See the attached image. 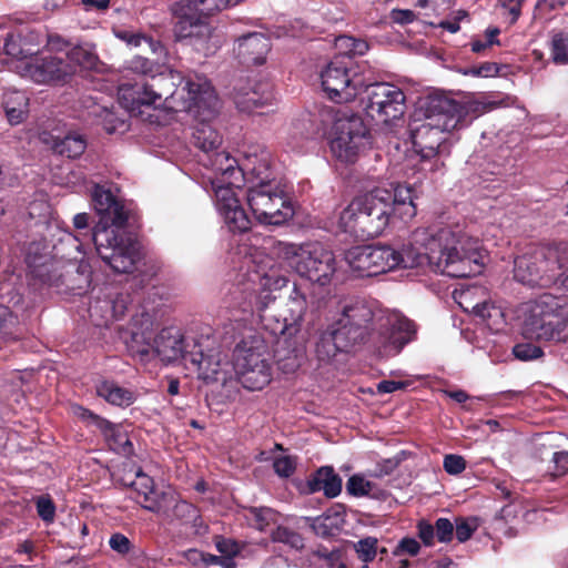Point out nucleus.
<instances>
[{"label": "nucleus", "mask_w": 568, "mask_h": 568, "mask_svg": "<svg viewBox=\"0 0 568 568\" xmlns=\"http://www.w3.org/2000/svg\"><path fill=\"white\" fill-rule=\"evenodd\" d=\"M395 270L428 265L432 271L450 277H467L481 272L478 241L459 226L417 229L410 243L394 248Z\"/></svg>", "instance_id": "1"}, {"label": "nucleus", "mask_w": 568, "mask_h": 568, "mask_svg": "<svg viewBox=\"0 0 568 568\" xmlns=\"http://www.w3.org/2000/svg\"><path fill=\"white\" fill-rule=\"evenodd\" d=\"M415 215L410 186H377L353 197L339 213L338 226L357 239L371 240L381 236L393 220L408 222Z\"/></svg>", "instance_id": "2"}, {"label": "nucleus", "mask_w": 568, "mask_h": 568, "mask_svg": "<svg viewBox=\"0 0 568 568\" xmlns=\"http://www.w3.org/2000/svg\"><path fill=\"white\" fill-rule=\"evenodd\" d=\"M494 104L474 98L454 100L444 94H429L419 103L423 122L412 124L414 150L423 160L438 153L446 133L469 125L475 119L490 111Z\"/></svg>", "instance_id": "3"}, {"label": "nucleus", "mask_w": 568, "mask_h": 568, "mask_svg": "<svg viewBox=\"0 0 568 568\" xmlns=\"http://www.w3.org/2000/svg\"><path fill=\"white\" fill-rule=\"evenodd\" d=\"M93 207L99 215L91 240L99 256L116 273H131L141 258L139 242L125 231L128 214L109 190L95 185Z\"/></svg>", "instance_id": "4"}, {"label": "nucleus", "mask_w": 568, "mask_h": 568, "mask_svg": "<svg viewBox=\"0 0 568 568\" xmlns=\"http://www.w3.org/2000/svg\"><path fill=\"white\" fill-rule=\"evenodd\" d=\"M165 78L180 83L170 97L165 98L179 112L191 114L195 124L192 131L193 143L205 153L216 150L222 143L221 134L211 122L217 114L219 99L211 83L201 77L183 80L178 71L170 70Z\"/></svg>", "instance_id": "5"}, {"label": "nucleus", "mask_w": 568, "mask_h": 568, "mask_svg": "<svg viewBox=\"0 0 568 568\" xmlns=\"http://www.w3.org/2000/svg\"><path fill=\"white\" fill-rule=\"evenodd\" d=\"M566 298L545 293L519 308L521 334L537 342L568 343V318L561 317Z\"/></svg>", "instance_id": "6"}, {"label": "nucleus", "mask_w": 568, "mask_h": 568, "mask_svg": "<svg viewBox=\"0 0 568 568\" xmlns=\"http://www.w3.org/2000/svg\"><path fill=\"white\" fill-rule=\"evenodd\" d=\"M270 250L273 258L285 262L297 275L311 283L325 286L335 275L334 253L320 242H274Z\"/></svg>", "instance_id": "7"}, {"label": "nucleus", "mask_w": 568, "mask_h": 568, "mask_svg": "<svg viewBox=\"0 0 568 568\" xmlns=\"http://www.w3.org/2000/svg\"><path fill=\"white\" fill-rule=\"evenodd\" d=\"M568 263V243L539 245L515 260V278L529 286H549Z\"/></svg>", "instance_id": "8"}, {"label": "nucleus", "mask_w": 568, "mask_h": 568, "mask_svg": "<svg viewBox=\"0 0 568 568\" xmlns=\"http://www.w3.org/2000/svg\"><path fill=\"white\" fill-rule=\"evenodd\" d=\"M416 334L415 324L398 313L379 315L367 334L364 343L379 358L393 357L413 341Z\"/></svg>", "instance_id": "9"}, {"label": "nucleus", "mask_w": 568, "mask_h": 568, "mask_svg": "<svg viewBox=\"0 0 568 568\" xmlns=\"http://www.w3.org/2000/svg\"><path fill=\"white\" fill-rule=\"evenodd\" d=\"M307 285L294 283L286 302V313L283 321L261 315V321L265 328L270 329L275 336H280V342L292 348L294 357L304 348L305 336L302 332V325L305 314L308 310L310 302L307 297Z\"/></svg>", "instance_id": "10"}, {"label": "nucleus", "mask_w": 568, "mask_h": 568, "mask_svg": "<svg viewBox=\"0 0 568 568\" xmlns=\"http://www.w3.org/2000/svg\"><path fill=\"white\" fill-rule=\"evenodd\" d=\"M126 346L132 356L141 362L159 357L165 364L175 363L179 359H183L186 364L190 357V353H185L184 336L175 327L161 329L152 342L146 332H132Z\"/></svg>", "instance_id": "11"}, {"label": "nucleus", "mask_w": 568, "mask_h": 568, "mask_svg": "<svg viewBox=\"0 0 568 568\" xmlns=\"http://www.w3.org/2000/svg\"><path fill=\"white\" fill-rule=\"evenodd\" d=\"M246 201L262 224L281 225L294 215L293 205L276 180L250 184Z\"/></svg>", "instance_id": "12"}, {"label": "nucleus", "mask_w": 568, "mask_h": 568, "mask_svg": "<svg viewBox=\"0 0 568 568\" xmlns=\"http://www.w3.org/2000/svg\"><path fill=\"white\" fill-rule=\"evenodd\" d=\"M236 378L248 390H260L272 379L271 356L265 342L254 337L236 349L233 365Z\"/></svg>", "instance_id": "13"}, {"label": "nucleus", "mask_w": 568, "mask_h": 568, "mask_svg": "<svg viewBox=\"0 0 568 568\" xmlns=\"http://www.w3.org/2000/svg\"><path fill=\"white\" fill-rule=\"evenodd\" d=\"M371 145L369 132L356 114L338 112L332 128L329 149L342 163H354Z\"/></svg>", "instance_id": "14"}, {"label": "nucleus", "mask_w": 568, "mask_h": 568, "mask_svg": "<svg viewBox=\"0 0 568 568\" xmlns=\"http://www.w3.org/2000/svg\"><path fill=\"white\" fill-rule=\"evenodd\" d=\"M321 84L328 99L337 103L353 101L364 91L366 80L349 59H335L321 71Z\"/></svg>", "instance_id": "15"}, {"label": "nucleus", "mask_w": 568, "mask_h": 568, "mask_svg": "<svg viewBox=\"0 0 568 568\" xmlns=\"http://www.w3.org/2000/svg\"><path fill=\"white\" fill-rule=\"evenodd\" d=\"M365 113L376 124L392 125L406 110V95L400 88L387 82L367 83Z\"/></svg>", "instance_id": "16"}, {"label": "nucleus", "mask_w": 568, "mask_h": 568, "mask_svg": "<svg viewBox=\"0 0 568 568\" xmlns=\"http://www.w3.org/2000/svg\"><path fill=\"white\" fill-rule=\"evenodd\" d=\"M178 21L174 33L179 40L190 39L197 51L204 54L213 53L220 45V39L213 33L212 28L200 14L197 9L189 0H181L173 8Z\"/></svg>", "instance_id": "17"}, {"label": "nucleus", "mask_w": 568, "mask_h": 568, "mask_svg": "<svg viewBox=\"0 0 568 568\" xmlns=\"http://www.w3.org/2000/svg\"><path fill=\"white\" fill-rule=\"evenodd\" d=\"M345 262L358 277H372L395 270L394 247L389 245H359L345 253Z\"/></svg>", "instance_id": "18"}, {"label": "nucleus", "mask_w": 568, "mask_h": 568, "mask_svg": "<svg viewBox=\"0 0 568 568\" xmlns=\"http://www.w3.org/2000/svg\"><path fill=\"white\" fill-rule=\"evenodd\" d=\"M215 207L231 232L244 233L251 229V220L241 205L239 193L242 185L211 181Z\"/></svg>", "instance_id": "19"}, {"label": "nucleus", "mask_w": 568, "mask_h": 568, "mask_svg": "<svg viewBox=\"0 0 568 568\" xmlns=\"http://www.w3.org/2000/svg\"><path fill=\"white\" fill-rule=\"evenodd\" d=\"M73 73L74 68L71 63H68L61 55H53L49 52H42L40 57H31L22 68V75L37 83L61 81Z\"/></svg>", "instance_id": "20"}, {"label": "nucleus", "mask_w": 568, "mask_h": 568, "mask_svg": "<svg viewBox=\"0 0 568 568\" xmlns=\"http://www.w3.org/2000/svg\"><path fill=\"white\" fill-rule=\"evenodd\" d=\"M131 487L136 494V503L144 509L159 516H169L170 505L173 503V490L170 487L165 489L158 488L153 478L144 474L141 469L136 471L135 479L131 483Z\"/></svg>", "instance_id": "21"}, {"label": "nucleus", "mask_w": 568, "mask_h": 568, "mask_svg": "<svg viewBox=\"0 0 568 568\" xmlns=\"http://www.w3.org/2000/svg\"><path fill=\"white\" fill-rule=\"evenodd\" d=\"M197 371L199 377L205 382L225 383L229 374L227 356L220 347H212L204 353L202 348L190 352L187 359Z\"/></svg>", "instance_id": "22"}, {"label": "nucleus", "mask_w": 568, "mask_h": 568, "mask_svg": "<svg viewBox=\"0 0 568 568\" xmlns=\"http://www.w3.org/2000/svg\"><path fill=\"white\" fill-rule=\"evenodd\" d=\"M262 291L255 295L253 307L257 312L265 311L275 301L273 291L286 286L288 278L280 272V265L272 256H265L258 265Z\"/></svg>", "instance_id": "23"}, {"label": "nucleus", "mask_w": 568, "mask_h": 568, "mask_svg": "<svg viewBox=\"0 0 568 568\" xmlns=\"http://www.w3.org/2000/svg\"><path fill=\"white\" fill-rule=\"evenodd\" d=\"M381 314L374 312L373 305L364 300H355L346 304L342 315L335 325L346 329L349 334L357 335V342L364 341V336L369 331L368 324L375 322Z\"/></svg>", "instance_id": "24"}, {"label": "nucleus", "mask_w": 568, "mask_h": 568, "mask_svg": "<svg viewBox=\"0 0 568 568\" xmlns=\"http://www.w3.org/2000/svg\"><path fill=\"white\" fill-rule=\"evenodd\" d=\"M73 412L102 433L111 450L124 456L132 453V443L129 439L128 432L122 425L112 424L81 406L74 407Z\"/></svg>", "instance_id": "25"}, {"label": "nucleus", "mask_w": 568, "mask_h": 568, "mask_svg": "<svg viewBox=\"0 0 568 568\" xmlns=\"http://www.w3.org/2000/svg\"><path fill=\"white\" fill-rule=\"evenodd\" d=\"M119 103L134 116L142 115V108H156L163 102V93L149 84H122L118 91Z\"/></svg>", "instance_id": "26"}, {"label": "nucleus", "mask_w": 568, "mask_h": 568, "mask_svg": "<svg viewBox=\"0 0 568 568\" xmlns=\"http://www.w3.org/2000/svg\"><path fill=\"white\" fill-rule=\"evenodd\" d=\"M357 343V335L333 324L316 343V357L322 364L332 363L338 354L347 353Z\"/></svg>", "instance_id": "27"}, {"label": "nucleus", "mask_w": 568, "mask_h": 568, "mask_svg": "<svg viewBox=\"0 0 568 568\" xmlns=\"http://www.w3.org/2000/svg\"><path fill=\"white\" fill-rule=\"evenodd\" d=\"M243 182L250 184L275 180L271 170V153L262 145H250L241 161Z\"/></svg>", "instance_id": "28"}, {"label": "nucleus", "mask_w": 568, "mask_h": 568, "mask_svg": "<svg viewBox=\"0 0 568 568\" xmlns=\"http://www.w3.org/2000/svg\"><path fill=\"white\" fill-rule=\"evenodd\" d=\"M42 42L41 34L34 31L8 32L3 38L2 50L8 57L18 61H24L38 53Z\"/></svg>", "instance_id": "29"}, {"label": "nucleus", "mask_w": 568, "mask_h": 568, "mask_svg": "<svg viewBox=\"0 0 568 568\" xmlns=\"http://www.w3.org/2000/svg\"><path fill=\"white\" fill-rule=\"evenodd\" d=\"M274 102L275 95L268 83H261L254 89L237 92L235 95L237 109L247 113H263L262 109L273 105Z\"/></svg>", "instance_id": "30"}, {"label": "nucleus", "mask_w": 568, "mask_h": 568, "mask_svg": "<svg viewBox=\"0 0 568 568\" xmlns=\"http://www.w3.org/2000/svg\"><path fill=\"white\" fill-rule=\"evenodd\" d=\"M271 49L267 37L262 33H250L239 39L237 55L247 64H262Z\"/></svg>", "instance_id": "31"}, {"label": "nucleus", "mask_w": 568, "mask_h": 568, "mask_svg": "<svg viewBox=\"0 0 568 568\" xmlns=\"http://www.w3.org/2000/svg\"><path fill=\"white\" fill-rule=\"evenodd\" d=\"M210 162L215 173V176L210 182L224 180V183L230 182L234 185H243L241 163L235 158H232L226 152H217L210 159Z\"/></svg>", "instance_id": "32"}, {"label": "nucleus", "mask_w": 568, "mask_h": 568, "mask_svg": "<svg viewBox=\"0 0 568 568\" xmlns=\"http://www.w3.org/2000/svg\"><path fill=\"white\" fill-rule=\"evenodd\" d=\"M84 244L78 236L65 232L55 250L63 253L70 261H79L78 272L84 275L85 282H89L91 271L89 263L84 261Z\"/></svg>", "instance_id": "33"}, {"label": "nucleus", "mask_w": 568, "mask_h": 568, "mask_svg": "<svg viewBox=\"0 0 568 568\" xmlns=\"http://www.w3.org/2000/svg\"><path fill=\"white\" fill-rule=\"evenodd\" d=\"M2 104L10 124H19L26 119L29 99L23 91L7 90L3 94Z\"/></svg>", "instance_id": "34"}, {"label": "nucleus", "mask_w": 568, "mask_h": 568, "mask_svg": "<svg viewBox=\"0 0 568 568\" xmlns=\"http://www.w3.org/2000/svg\"><path fill=\"white\" fill-rule=\"evenodd\" d=\"M454 300L467 313L479 312L480 306L489 298L488 292L480 285H470L454 291Z\"/></svg>", "instance_id": "35"}, {"label": "nucleus", "mask_w": 568, "mask_h": 568, "mask_svg": "<svg viewBox=\"0 0 568 568\" xmlns=\"http://www.w3.org/2000/svg\"><path fill=\"white\" fill-rule=\"evenodd\" d=\"M311 486L313 491H323L325 496L334 498L342 490V479L332 467H322L314 475Z\"/></svg>", "instance_id": "36"}, {"label": "nucleus", "mask_w": 568, "mask_h": 568, "mask_svg": "<svg viewBox=\"0 0 568 568\" xmlns=\"http://www.w3.org/2000/svg\"><path fill=\"white\" fill-rule=\"evenodd\" d=\"M97 394L108 403L116 406H129L134 402V394L114 382L103 381L97 385Z\"/></svg>", "instance_id": "37"}, {"label": "nucleus", "mask_w": 568, "mask_h": 568, "mask_svg": "<svg viewBox=\"0 0 568 568\" xmlns=\"http://www.w3.org/2000/svg\"><path fill=\"white\" fill-rule=\"evenodd\" d=\"M474 315L480 318L486 326L495 333L503 331L506 326V318L503 308L489 298L480 306L479 312H476Z\"/></svg>", "instance_id": "38"}, {"label": "nucleus", "mask_w": 568, "mask_h": 568, "mask_svg": "<svg viewBox=\"0 0 568 568\" xmlns=\"http://www.w3.org/2000/svg\"><path fill=\"white\" fill-rule=\"evenodd\" d=\"M87 149V141L83 135L79 133H70L62 140L54 143V150L70 159L78 158L83 154Z\"/></svg>", "instance_id": "39"}, {"label": "nucleus", "mask_w": 568, "mask_h": 568, "mask_svg": "<svg viewBox=\"0 0 568 568\" xmlns=\"http://www.w3.org/2000/svg\"><path fill=\"white\" fill-rule=\"evenodd\" d=\"M65 61L71 63L74 69L77 65L92 68L98 60L94 47L90 44L75 45L65 53Z\"/></svg>", "instance_id": "40"}, {"label": "nucleus", "mask_w": 568, "mask_h": 568, "mask_svg": "<svg viewBox=\"0 0 568 568\" xmlns=\"http://www.w3.org/2000/svg\"><path fill=\"white\" fill-rule=\"evenodd\" d=\"M114 34L118 39L122 40L130 47L136 48L145 43L153 53H159L163 51V47L159 41H155L152 38H148L142 33L122 29L115 30Z\"/></svg>", "instance_id": "41"}, {"label": "nucleus", "mask_w": 568, "mask_h": 568, "mask_svg": "<svg viewBox=\"0 0 568 568\" xmlns=\"http://www.w3.org/2000/svg\"><path fill=\"white\" fill-rule=\"evenodd\" d=\"M335 48L341 55H363L368 50V44L362 39H355L349 36H339L335 39Z\"/></svg>", "instance_id": "42"}, {"label": "nucleus", "mask_w": 568, "mask_h": 568, "mask_svg": "<svg viewBox=\"0 0 568 568\" xmlns=\"http://www.w3.org/2000/svg\"><path fill=\"white\" fill-rule=\"evenodd\" d=\"M246 518L253 527L263 531L271 524L276 523L277 515L267 507H252L248 509Z\"/></svg>", "instance_id": "43"}, {"label": "nucleus", "mask_w": 568, "mask_h": 568, "mask_svg": "<svg viewBox=\"0 0 568 568\" xmlns=\"http://www.w3.org/2000/svg\"><path fill=\"white\" fill-rule=\"evenodd\" d=\"M18 331V317L9 307L0 305V337L4 339H16L19 336Z\"/></svg>", "instance_id": "44"}, {"label": "nucleus", "mask_w": 568, "mask_h": 568, "mask_svg": "<svg viewBox=\"0 0 568 568\" xmlns=\"http://www.w3.org/2000/svg\"><path fill=\"white\" fill-rule=\"evenodd\" d=\"M128 69L132 72L154 78L160 74L163 75L161 67L149 59L136 55L128 61Z\"/></svg>", "instance_id": "45"}, {"label": "nucleus", "mask_w": 568, "mask_h": 568, "mask_svg": "<svg viewBox=\"0 0 568 568\" xmlns=\"http://www.w3.org/2000/svg\"><path fill=\"white\" fill-rule=\"evenodd\" d=\"M551 58L557 64L568 63V36L556 33L551 39Z\"/></svg>", "instance_id": "46"}, {"label": "nucleus", "mask_w": 568, "mask_h": 568, "mask_svg": "<svg viewBox=\"0 0 568 568\" xmlns=\"http://www.w3.org/2000/svg\"><path fill=\"white\" fill-rule=\"evenodd\" d=\"M272 540L275 542H283L294 549H301L304 547L303 538L300 534L282 526H278L272 532Z\"/></svg>", "instance_id": "47"}, {"label": "nucleus", "mask_w": 568, "mask_h": 568, "mask_svg": "<svg viewBox=\"0 0 568 568\" xmlns=\"http://www.w3.org/2000/svg\"><path fill=\"white\" fill-rule=\"evenodd\" d=\"M514 356L519 361H534L544 356V351L532 343H518L513 347Z\"/></svg>", "instance_id": "48"}, {"label": "nucleus", "mask_w": 568, "mask_h": 568, "mask_svg": "<svg viewBox=\"0 0 568 568\" xmlns=\"http://www.w3.org/2000/svg\"><path fill=\"white\" fill-rule=\"evenodd\" d=\"M193 4L194 9L199 11H205L211 14L215 11H221L230 6H235L240 0H189Z\"/></svg>", "instance_id": "49"}, {"label": "nucleus", "mask_w": 568, "mask_h": 568, "mask_svg": "<svg viewBox=\"0 0 568 568\" xmlns=\"http://www.w3.org/2000/svg\"><path fill=\"white\" fill-rule=\"evenodd\" d=\"M355 550L362 561L366 564L373 561L377 554V539L374 537L361 539L355 544Z\"/></svg>", "instance_id": "50"}, {"label": "nucleus", "mask_w": 568, "mask_h": 568, "mask_svg": "<svg viewBox=\"0 0 568 568\" xmlns=\"http://www.w3.org/2000/svg\"><path fill=\"white\" fill-rule=\"evenodd\" d=\"M500 30L498 28H488L485 32V39H475L470 42L471 51L475 53H481L486 49L490 48L494 44H498V36Z\"/></svg>", "instance_id": "51"}, {"label": "nucleus", "mask_w": 568, "mask_h": 568, "mask_svg": "<svg viewBox=\"0 0 568 568\" xmlns=\"http://www.w3.org/2000/svg\"><path fill=\"white\" fill-rule=\"evenodd\" d=\"M37 513L47 524H52L55 517V506L48 496H41L36 500Z\"/></svg>", "instance_id": "52"}, {"label": "nucleus", "mask_w": 568, "mask_h": 568, "mask_svg": "<svg viewBox=\"0 0 568 568\" xmlns=\"http://www.w3.org/2000/svg\"><path fill=\"white\" fill-rule=\"evenodd\" d=\"M346 488L351 495L365 496L372 491L373 484L361 475H354L348 479Z\"/></svg>", "instance_id": "53"}, {"label": "nucleus", "mask_w": 568, "mask_h": 568, "mask_svg": "<svg viewBox=\"0 0 568 568\" xmlns=\"http://www.w3.org/2000/svg\"><path fill=\"white\" fill-rule=\"evenodd\" d=\"M195 513V509L192 504H189L184 500H179L176 494L173 491V503L170 505V514L169 516H163L164 518H183L190 517Z\"/></svg>", "instance_id": "54"}, {"label": "nucleus", "mask_w": 568, "mask_h": 568, "mask_svg": "<svg viewBox=\"0 0 568 568\" xmlns=\"http://www.w3.org/2000/svg\"><path fill=\"white\" fill-rule=\"evenodd\" d=\"M99 116L101 118L104 130L110 134L125 126L124 121L116 118L115 114L108 109H102Z\"/></svg>", "instance_id": "55"}, {"label": "nucleus", "mask_w": 568, "mask_h": 568, "mask_svg": "<svg viewBox=\"0 0 568 568\" xmlns=\"http://www.w3.org/2000/svg\"><path fill=\"white\" fill-rule=\"evenodd\" d=\"M444 469L449 475H458L466 468V462L460 455H446L443 463Z\"/></svg>", "instance_id": "56"}, {"label": "nucleus", "mask_w": 568, "mask_h": 568, "mask_svg": "<svg viewBox=\"0 0 568 568\" xmlns=\"http://www.w3.org/2000/svg\"><path fill=\"white\" fill-rule=\"evenodd\" d=\"M109 546L113 551L120 555L129 554L132 548L130 539L121 532H115L111 535L109 539Z\"/></svg>", "instance_id": "57"}, {"label": "nucleus", "mask_w": 568, "mask_h": 568, "mask_svg": "<svg viewBox=\"0 0 568 568\" xmlns=\"http://www.w3.org/2000/svg\"><path fill=\"white\" fill-rule=\"evenodd\" d=\"M499 68L494 62H485L479 67L469 68L464 71V74L466 75H473V77H494L498 74Z\"/></svg>", "instance_id": "58"}, {"label": "nucleus", "mask_w": 568, "mask_h": 568, "mask_svg": "<svg viewBox=\"0 0 568 568\" xmlns=\"http://www.w3.org/2000/svg\"><path fill=\"white\" fill-rule=\"evenodd\" d=\"M275 473L281 477H288L295 470V463L290 456L276 458L273 463Z\"/></svg>", "instance_id": "59"}, {"label": "nucleus", "mask_w": 568, "mask_h": 568, "mask_svg": "<svg viewBox=\"0 0 568 568\" xmlns=\"http://www.w3.org/2000/svg\"><path fill=\"white\" fill-rule=\"evenodd\" d=\"M420 549L418 541L414 538H403L394 550L395 556H416Z\"/></svg>", "instance_id": "60"}, {"label": "nucleus", "mask_w": 568, "mask_h": 568, "mask_svg": "<svg viewBox=\"0 0 568 568\" xmlns=\"http://www.w3.org/2000/svg\"><path fill=\"white\" fill-rule=\"evenodd\" d=\"M215 546L221 556L235 557L241 550L236 541L226 538H217Z\"/></svg>", "instance_id": "61"}, {"label": "nucleus", "mask_w": 568, "mask_h": 568, "mask_svg": "<svg viewBox=\"0 0 568 568\" xmlns=\"http://www.w3.org/2000/svg\"><path fill=\"white\" fill-rule=\"evenodd\" d=\"M436 536L439 541L447 542L452 539L454 527L453 524L446 518H439L435 525Z\"/></svg>", "instance_id": "62"}, {"label": "nucleus", "mask_w": 568, "mask_h": 568, "mask_svg": "<svg viewBox=\"0 0 568 568\" xmlns=\"http://www.w3.org/2000/svg\"><path fill=\"white\" fill-rule=\"evenodd\" d=\"M408 386L407 382L403 381H381L376 385L377 394H390Z\"/></svg>", "instance_id": "63"}, {"label": "nucleus", "mask_w": 568, "mask_h": 568, "mask_svg": "<svg viewBox=\"0 0 568 568\" xmlns=\"http://www.w3.org/2000/svg\"><path fill=\"white\" fill-rule=\"evenodd\" d=\"M390 18L394 22L399 24H407L416 19L414 11L408 9H394L390 12Z\"/></svg>", "instance_id": "64"}]
</instances>
